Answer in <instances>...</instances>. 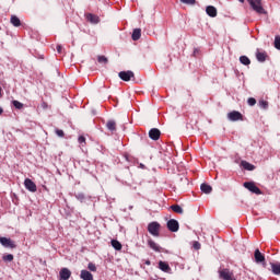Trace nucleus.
<instances>
[{"instance_id":"f257e3e1","label":"nucleus","mask_w":280,"mask_h":280,"mask_svg":"<svg viewBox=\"0 0 280 280\" xmlns=\"http://www.w3.org/2000/svg\"><path fill=\"white\" fill-rule=\"evenodd\" d=\"M250 8L254 10V12H257V14H266V9H264V4H261V0H247Z\"/></svg>"},{"instance_id":"f03ea898","label":"nucleus","mask_w":280,"mask_h":280,"mask_svg":"<svg viewBox=\"0 0 280 280\" xmlns=\"http://www.w3.org/2000/svg\"><path fill=\"white\" fill-rule=\"evenodd\" d=\"M148 231L153 237H159L161 232V224L156 221L149 223Z\"/></svg>"},{"instance_id":"7ed1b4c3","label":"nucleus","mask_w":280,"mask_h":280,"mask_svg":"<svg viewBox=\"0 0 280 280\" xmlns=\"http://www.w3.org/2000/svg\"><path fill=\"white\" fill-rule=\"evenodd\" d=\"M219 278L222 280H235V273L229 268L219 270Z\"/></svg>"},{"instance_id":"20e7f679","label":"nucleus","mask_w":280,"mask_h":280,"mask_svg":"<svg viewBox=\"0 0 280 280\" xmlns=\"http://www.w3.org/2000/svg\"><path fill=\"white\" fill-rule=\"evenodd\" d=\"M243 186L245 187V189H248V191H252V194H256V196H261V189H259V187H257L255 183L245 182Z\"/></svg>"},{"instance_id":"39448f33","label":"nucleus","mask_w":280,"mask_h":280,"mask_svg":"<svg viewBox=\"0 0 280 280\" xmlns=\"http://www.w3.org/2000/svg\"><path fill=\"white\" fill-rule=\"evenodd\" d=\"M118 78L122 80L124 82H130V80H135V72L128 70V71H120L118 73Z\"/></svg>"},{"instance_id":"423d86ee","label":"nucleus","mask_w":280,"mask_h":280,"mask_svg":"<svg viewBox=\"0 0 280 280\" xmlns=\"http://www.w3.org/2000/svg\"><path fill=\"white\" fill-rule=\"evenodd\" d=\"M228 119H230V121H244V115L237 110H233L228 114Z\"/></svg>"},{"instance_id":"0eeeda50","label":"nucleus","mask_w":280,"mask_h":280,"mask_svg":"<svg viewBox=\"0 0 280 280\" xmlns=\"http://www.w3.org/2000/svg\"><path fill=\"white\" fill-rule=\"evenodd\" d=\"M0 244L4 246V248H16V243L8 237H0Z\"/></svg>"},{"instance_id":"6e6552de","label":"nucleus","mask_w":280,"mask_h":280,"mask_svg":"<svg viewBox=\"0 0 280 280\" xmlns=\"http://www.w3.org/2000/svg\"><path fill=\"white\" fill-rule=\"evenodd\" d=\"M254 259L256 264H262V266H266V256H264L259 249H255Z\"/></svg>"},{"instance_id":"1a4fd4ad","label":"nucleus","mask_w":280,"mask_h":280,"mask_svg":"<svg viewBox=\"0 0 280 280\" xmlns=\"http://www.w3.org/2000/svg\"><path fill=\"white\" fill-rule=\"evenodd\" d=\"M24 186H25V189H27L28 191H32V194H36L37 191L36 183H34L32 179L26 178L24 180Z\"/></svg>"},{"instance_id":"9d476101","label":"nucleus","mask_w":280,"mask_h":280,"mask_svg":"<svg viewBox=\"0 0 280 280\" xmlns=\"http://www.w3.org/2000/svg\"><path fill=\"white\" fill-rule=\"evenodd\" d=\"M167 229H168V231H171L172 233L178 232V229H179L178 221H176V220H174V219H171V220L167 222Z\"/></svg>"},{"instance_id":"9b49d317","label":"nucleus","mask_w":280,"mask_h":280,"mask_svg":"<svg viewBox=\"0 0 280 280\" xmlns=\"http://www.w3.org/2000/svg\"><path fill=\"white\" fill-rule=\"evenodd\" d=\"M149 137L150 139H152V141H159V139H161V130H159L158 128H152L149 131Z\"/></svg>"},{"instance_id":"f8f14e48","label":"nucleus","mask_w":280,"mask_h":280,"mask_svg":"<svg viewBox=\"0 0 280 280\" xmlns=\"http://www.w3.org/2000/svg\"><path fill=\"white\" fill-rule=\"evenodd\" d=\"M59 280H69L71 279V270H69V268H62L59 271Z\"/></svg>"},{"instance_id":"ddd939ff","label":"nucleus","mask_w":280,"mask_h":280,"mask_svg":"<svg viewBox=\"0 0 280 280\" xmlns=\"http://www.w3.org/2000/svg\"><path fill=\"white\" fill-rule=\"evenodd\" d=\"M256 60H258V62H266V60H268V52L257 49Z\"/></svg>"},{"instance_id":"4468645a","label":"nucleus","mask_w":280,"mask_h":280,"mask_svg":"<svg viewBox=\"0 0 280 280\" xmlns=\"http://www.w3.org/2000/svg\"><path fill=\"white\" fill-rule=\"evenodd\" d=\"M206 13L208 16H211V19H215V16H218V9H215L213 5H208L206 8Z\"/></svg>"},{"instance_id":"2eb2a0df","label":"nucleus","mask_w":280,"mask_h":280,"mask_svg":"<svg viewBox=\"0 0 280 280\" xmlns=\"http://www.w3.org/2000/svg\"><path fill=\"white\" fill-rule=\"evenodd\" d=\"M148 246L155 253H161V246H159V244H156V242H154L152 238L148 241Z\"/></svg>"},{"instance_id":"dca6fc26","label":"nucleus","mask_w":280,"mask_h":280,"mask_svg":"<svg viewBox=\"0 0 280 280\" xmlns=\"http://www.w3.org/2000/svg\"><path fill=\"white\" fill-rule=\"evenodd\" d=\"M10 23L13 27H21V19L16 15H11Z\"/></svg>"},{"instance_id":"f3484780","label":"nucleus","mask_w":280,"mask_h":280,"mask_svg":"<svg viewBox=\"0 0 280 280\" xmlns=\"http://www.w3.org/2000/svg\"><path fill=\"white\" fill-rule=\"evenodd\" d=\"M80 278L83 280H93V273H91L89 270H81Z\"/></svg>"},{"instance_id":"a211bd4d","label":"nucleus","mask_w":280,"mask_h":280,"mask_svg":"<svg viewBox=\"0 0 280 280\" xmlns=\"http://www.w3.org/2000/svg\"><path fill=\"white\" fill-rule=\"evenodd\" d=\"M86 19L90 23H94V25H96V23H100V16L93 14V13H89L86 15Z\"/></svg>"},{"instance_id":"6ab92c4d","label":"nucleus","mask_w":280,"mask_h":280,"mask_svg":"<svg viewBox=\"0 0 280 280\" xmlns=\"http://www.w3.org/2000/svg\"><path fill=\"white\" fill-rule=\"evenodd\" d=\"M159 268L162 270V272H170L171 270L170 265L163 260L159 261Z\"/></svg>"},{"instance_id":"aec40b11","label":"nucleus","mask_w":280,"mask_h":280,"mask_svg":"<svg viewBox=\"0 0 280 280\" xmlns=\"http://www.w3.org/2000/svg\"><path fill=\"white\" fill-rule=\"evenodd\" d=\"M200 189L202 194H211L213 191V188L211 187V185H208V184H201Z\"/></svg>"},{"instance_id":"412c9836","label":"nucleus","mask_w":280,"mask_h":280,"mask_svg":"<svg viewBox=\"0 0 280 280\" xmlns=\"http://www.w3.org/2000/svg\"><path fill=\"white\" fill-rule=\"evenodd\" d=\"M106 128L112 132H115V130H117V122H115V120H108L106 124Z\"/></svg>"},{"instance_id":"4be33fe9","label":"nucleus","mask_w":280,"mask_h":280,"mask_svg":"<svg viewBox=\"0 0 280 280\" xmlns=\"http://www.w3.org/2000/svg\"><path fill=\"white\" fill-rule=\"evenodd\" d=\"M241 164L244 167V170H247V172H253L255 170V165L250 164L247 161H242Z\"/></svg>"},{"instance_id":"5701e85b","label":"nucleus","mask_w":280,"mask_h":280,"mask_svg":"<svg viewBox=\"0 0 280 280\" xmlns=\"http://www.w3.org/2000/svg\"><path fill=\"white\" fill-rule=\"evenodd\" d=\"M131 38L132 40H139L141 38V28H135Z\"/></svg>"},{"instance_id":"b1692460","label":"nucleus","mask_w":280,"mask_h":280,"mask_svg":"<svg viewBox=\"0 0 280 280\" xmlns=\"http://www.w3.org/2000/svg\"><path fill=\"white\" fill-rule=\"evenodd\" d=\"M271 270L273 275H280V262H272L271 264Z\"/></svg>"},{"instance_id":"393cba45","label":"nucleus","mask_w":280,"mask_h":280,"mask_svg":"<svg viewBox=\"0 0 280 280\" xmlns=\"http://www.w3.org/2000/svg\"><path fill=\"white\" fill-rule=\"evenodd\" d=\"M241 65H244L245 67H248L250 65V59L247 56H241L240 57Z\"/></svg>"},{"instance_id":"a878e982","label":"nucleus","mask_w":280,"mask_h":280,"mask_svg":"<svg viewBox=\"0 0 280 280\" xmlns=\"http://www.w3.org/2000/svg\"><path fill=\"white\" fill-rule=\"evenodd\" d=\"M171 209L174 213H179L180 215L184 213L183 208L179 205H173L171 206Z\"/></svg>"},{"instance_id":"bb28decb","label":"nucleus","mask_w":280,"mask_h":280,"mask_svg":"<svg viewBox=\"0 0 280 280\" xmlns=\"http://www.w3.org/2000/svg\"><path fill=\"white\" fill-rule=\"evenodd\" d=\"M112 246L115 248V250H121L122 246L117 240H112Z\"/></svg>"},{"instance_id":"cd10ccee","label":"nucleus","mask_w":280,"mask_h":280,"mask_svg":"<svg viewBox=\"0 0 280 280\" xmlns=\"http://www.w3.org/2000/svg\"><path fill=\"white\" fill-rule=\"evenodd\" d=\"M97 61L100 65H108V58H106V56H98Z\"/></svg>"},{"instance_id":"c85d7f7f","label":"nucleus","mask_w":280,"mask_h":280,"mask_svg":"<svg viewBox=\"0 0 280 280\" xmlns=\"http://www.w3.org/2000/svg\"><path fill=\"white\" fill-rule=\"evenodd\" d=\"M180 3H184L185 5H196V0H179Z\"/></svg>"},{"instance_id":"c756f323","label":"nucleus","mask_w":280,"mask_h":280,"mask_svg":"<svg viewBox=\"0 0 280 280\" xmlns=\"http://www.w3.org/2000/svg\"><path fill=\"white\" fill-rule=\"evenodd\" d=\"M258 104L260 108H264V110L268 109V101L260 100Z\"/></svg>"},{"instance_id":"7c9ffc66","label":"nucleus","mask_w":280,"mask_h":280,"mask_svg":"<svg viewBox=\"0 0 280 280\" xmlns=\"http://www.w3.org/2000/svg\"><path fill=\"white\" fill-rule=\"evenodd\" d=\"M3 261H14V255L8 254L2 257Z\"/></svg>"},{"instance_id":"2f4dec72","label":"nucleus","mask_w":280,"mask_h":280,"mask_svg":"<svg viewBox=\"0 0 280 280\" xmlns=\"http://www.w3.org/2000/svg\"><path fill=\"white\" fill-rule=\"evenodd\" d=\"M14 108H18V110H21V108H23V103L19 102V101H13L12 102Z\"/></svg>"},{"instance_id":"473e14b6","label":"nucleus","mask_w":280,"mask_h":280,"mask_svg":"<svg viewBox=\"0 0 280 280\" xmlns=\"http://www.w3.org/2000/svg\"><path fill=\"white\" fill-rule=\"evenodd\" d=\"M88 268H89V270H91V272H97V267L93 262H90L88 265Z\"/></svg>"},{"instance_id":"72a5a7b5","label":"nucleus","mask_w":280,"mask_h":280,"mask_svg":"<svg viewBox=\"0 0 280 280\" xmlns=\"http://www.w3.org/2000/svg\"><path fill=\"white\" fill-rule=\"evenodd\" d=\"M201 247H202V245H200V242L195 241V242L192 243V248H194L195 250H200Z\"/></svg>"},{"instance_id":"f704fd0d","label":"nucleus","mask_w":280,"mask_h":280,"mask_svg":"<svg viewBox=\"0 0 280 280\" xmlns=\"http://www.w3.org/2000/svg\"><path fill=\"white\" fill-rule=\"evenodd\" d=\"M275 47L280 50V36L275 37Z\"/></svg>"},{"instance_id":"c9c22d12","label":"nucleus","mask_w":280,"mask_h":280,"mask_svg":"<svg viewBox=\"0 0 280 280\" xmlns=\"http://www.w3.org/2000/svg\"><path fill=\"white\" fill-rule=\"evenodd\" d=\"M247 104L248 106H255V104H257V100H255L254 97H249L247 100Z\"/></svg>"},{"instance_id":"e433bc0d","label":"nucleus","mask_w":280,"mask_h":280,"mask_svg":"<svg viewBox=\"0 0 280 280\" xmlns=\"http://www.w3.org/2000/svg\"><path fill=\"white\" fill-rule=\"evenodd\" d=\"M55 132L57 137H61V138L65 137V131L62 129H56Z\"/></svg>"},{"instance_id":"4c0bfd02","label":"nucleus","mask_w":280,"mask_h":280,"mask_svg":"<svg viewBox=\"0 0 280 280\" xmlns=\"http://www.w3.org/2000/svg\"><path fill=\"white\" fill-rule=\"evenodd\" d=\"M78 142L82 145L83 143L86 144V138L84 136H80Z\"/></svg>"},{"instance_id":"58836bf2","label":"nucleus","mask_w":280,"mask_h":280,"mask_svg":"<svg viewBox=\"0 0 280 280\" xmlns=\"http://www.w3.org/2000/svg\"><path fill=\"white\" fill-rule=\"evenodd\" d=\"M57 51H58V54H62V46L58 45L57 46Z\"/></svg>"},{"instance_id":"ea45409f","label":"nucleus","mask_w":280,"mask_h":280,"mask_svg":"<svg viewBox=\"0 0 280 280\" xmlns=\"http://www.w3.org/2000/svg\"><path fill=\"white\" fill-rule=\"evenodd\" d=\"M151 264H152V262H151L150 260H145V265H147V266H151Z\"/></svg>"},{"instance_id":"a19ab883","label":"nucleus","mask_w":280,"mask_h":280,"mask_svg":"<svg viewBox=\"0 0 280 280\" xmlns=\"http://www.w3.org/2000/svg\"><path fill=\"white\" fill-rule=\"evenodd\" d=\"M42 106H43L44 108H47V103L44 102V103L42 104Z\"/></svg>"},{"instance_id":"79ce46f5","label":"nucleus","mask_w":280,"mask_h":280,"mask_svg":"<svg viewBox=\"0 0 280 280\" xmlns=\"http://www.w3.org/2000/svg\"><path fill=\"white\" fill-rule=\"evenodd\" d=\"M0 115H3V108L0 107Z\"/></svg>"},{"instance_id":"37998d69","label":"nucleus","mask_w":280,"mask_h":280,"mask_svg":"<svg viewBox=\"0 0 280 280\" xmlns=\"http://www.w3.org/2000/svg\"><path fill=\"white\" fill-rule=\"evenodd\" d=\"M1 91H2V89H1V86H0V97H2Z\"/></svg>"},{"instance_id":"c03bdc74","label":"nucleus","mask_w":280,"mask_h":280,"mask_svg":"<svg viewBox=\"0 0 280 280\" xmlns=\"http://www.w3.org/2000/svg\"><path fill=\"white\" fill-rule=\"evenodd\" d=\"M241 3H244V0H238Z\"/></svg>"}]
</instances>
